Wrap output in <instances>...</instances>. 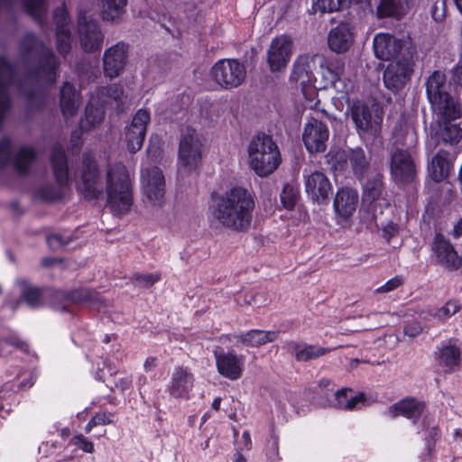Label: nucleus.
I'll return each instance as SVG.
<instances>
[{"label":"nucleus","mask_w":462,"mask_h":462,"mask_svg":"<svg viewBox=\"0 0 462 462\" xmlns=\"http://www.w3.org/2000/svg\"><path fill=\"white\" fill-rule=\"evenodd\" d=\"M255 208L254 193L241 186L211 195L209 212L212 224L235 232L250 228Z\"/></svg>","instance_id":"obj_1"},{"label":"nucleus","mask_w":462,"mask_h":462,"mask_svg":"<svg viewBox=\"0 0 462 462\" xmlns=\"http://www.w3.org/2000/svg\"><path fill=\"white\" fill-rule=\"evenodd\" d=\"M19 55L25 79L34 85H52L57 79L60 61L53 51L35 33L28 32L19 42Z\"/></svg>","instance_id":"obj_2"},{"label":"nucleus","mask_w":462,"mask_h":462,"mask_svg":"<svg viewBox=\"0 0 462 462\" xmlns=\"http://www.w3.org/2000/svg\"><path fill=\"white\" fill-rule=\"evenodd\" d=\"M426 94L434 113L445 120H456L462 117L459 102L448 92L446 74L440 70L433 71L425 82Z\"/></svg>","instance_id":"obj_3"},{"label":"nucleus","mask_w":462,"mask_h":462,"mask_svg":"<svg viewBox=\"0 0 462 462\" xmlns=\"http://www.w3.org/2000/svg\"><path fill=\"white\" fill-rule=\"evenodd\" d=\"M249 164L255 173H273L282 162L281 153L273 138L265 134L255 135L248 147Z\"/></svg>","instance_id":"obj_4"},{"label":"nucleus","mask_w":462,"mask_h":462,"mask_svg":"<svg viewBox=\"0 0 462 462\" xmlns=\"http://www.w3.org/2000/svg\"><path fill=\"white\" fill-rule=\"evenodd\" d=\"M395 144L409 148L416 143V133L400 122L393 128ZM391 173H417V162L408 149L397 147L390 158Z\"/></svg>","instance_id":"obj_5"},{"label":"nucleus","mask_w":462,"mask_h":462,"mask_svg":"<svg viewBox=\"0 0 462 462\" xmlns=\"http://www.w3.org/2000/svg\"><path fill=\"white\" fill-rule=\"evenodd\" d=\"M141 207L147 217L162 216L167 203L164 175H141Z\"/></svg>","instance_id":"obj_6"},{"label":"nucleus","mask_w":462,"mask_h":462,"mask_svg":"<svg viewBox=\"0 0 462 462\" xmlns=\"http://www.w3.org/2000/svg\"><path fill=\"white\" fill-rule=\"evenodd\" d=\"M106 205L114 215L131 211L134 203L133 183L129 175H106Z\"/></svg>","instance_id":"obj_7"},{"label":"nucleus","mask_w":462,"mask_h":462,"mask_svg":"<svg viewBox=\"0 0 462 462\" xmlns=\"http://www.w3.org/2000/svg\"><path fill=\"white\" fill-rule=\"evenodd\" d=\"M328 170L332 172L345 171L349 168L354 173H365L370 167V158L364 149L357 147L347 151L332 148L325 156Z\"/></svg>","instance_id":"obj_8"},{"label":"nucleus","mask_w":462,"mask_h":462,"mask_svg":"<svg viewBox=\"0 0 462 462\" xmlns=\"http://www.w3.org/2000/svg\"><path fill=\"white\" fill-rule=\"evenodd\" d=\"M202 142L199 134L191 127H186L179 143V163L187 171H197L202 161Z\"/></svg>","instance_id":"obj_9"},{"label":"nucleus","mask_w":462,"mask_h":462,"mask_svg":"<svg viewBox=\"0 0 462 462\" xmlns=\"http://www.w3.org/2000/svg\"><path fill=\"white\" fill-rule=\"evenodd\" d=\"M213 80L224 89L239 87L245 80V65L236 59H223L217 61L210 70Z\"/></svg>","instance_id":"obj_10"},{"label":"nucleus","mask_w":462,"mask_h":462,"mask_svg":"<svg viewBox=\"0 0 462 462\" xmlns=\"http://www.w3.org/2000/svg\"><path fill=\"white\" fill-rule=\"evenodd\" d=\"M78 34L80 47L84 52L96 53L101 51L105 34L98 21L87 12L79 14Z\"/></svg>","instance_id":"obj_11"},{"label":"nucleus","mask_w":462,"mask_h":462,"mask_svg":"<svg viewBox=\"0 0 462 462\" xmlns=\"http://www.w3.org/2000/svg\"><path fill=\"white\" fill-rule=\"evenodd\" d=\"M36 156V151L32 147L21 146L14 151L9 137H3L0 140V169L10 166L15 169L17 173H29L28 169Z\"/></svg>","instance_id":"obj_12"},{"label":"nucleus","mask_w":462,"mask_h":462,"mask_svg":"<svg viewBox=\"0 0 462 462\" xmlns=\"http://www.w3.org/2000/svg\"><path fill=\"white\" fill-rule=\"evenodd\" d=\"M412 72V60L405 58L399 59L386 67L383 74V84L393 93H398L410 80Z\"/></svg>","instance_id":"obj_13"},{"label":"nucleus","mask_w":462,"mask_h":462,"mask_svg":"<svg viewBox=\"0 0 462 462\" xmlns=\"http://www.w3.org/2000/svg\"><path fill=\"white\" fill-rule=\"evenodd\" d=\"M150 119V113L147 110L139 109L131 124L125 128V143L131 153H135L142 149Z\"/></svg>","instance_id":"obj_14"},{"label":"nucleus","mask_w":462,"mask_h":462,"mask_svg":"<svg viewBox=\"0 0 462 462\" xmlns=\"http://www.w3.org/2000/svg\"><path fill=\"white\" fill-rule=\"evenodd\" d=\"M129 44L120 41L107 48L103 54V69L106 77L116 79L125 70L128 60Z\"/></svg>","instance_id":"obj_15"},{"label":"nucleus","mask_w":462,"mask_h":462,"mask_svg":"<svg viewBox=\"0 0 462 462\" xmlns=\"http://www.w3.org/2000/svg\"><path fill=\"white\" fill-rule=\"evenodd\" d=\"M292 54V42L286 35L278 36L271 42L267 51V64L273 73L283 71Z\"/></svg>","instance_id":"obj_16"},{"label":"nucleus","mask_w":462,"mask_h":462,"mask_svg":"<svg viewBox=\"0 0 462 462\" xmlns=\"http://www.w3.org/2000/svg\"><path fill=\"white\" fill-rule=\"evenodd\" d=\"M328 137L329 131L327 125L318 119L311 118L304 126L302 140L310 153L324 152Z\"/></svg>","instance_id":"obj_17"},{"label":"nucleus","mask_w":462,"mask_h":462,"mask_svg":"<svg viewBox=\"0 0 462 462\" xmlns=\"http://www.w3.org/2000/svg\"><path fill=\"white\" fill-rule=\"evenodd\" d=\"M430 247L438 263L442 267L449 271H457L461 267V257L442 234H435Z\"/></svg>","instance_id":"obj_18"},{"label":"nucleus","mask_w":462,"mask_h":462,"mask_svg":"<svg viewBox=\"0 0 462 462\" xmlns=\"http://www.w3.org/2000/svg\"><path fill=\"white\" fill-rule=\"evenodd\" d=\"M358 201L359 196L356 189L342 188L337 190L333 201L337 224L344 226L349 222L357 208Z\"/></svg>","instance_id":"obj_19"},{"label":"nucleus","mask_w":462,"mask_h":462,"mask_svg":"<svg viewBox=\"0 0 462 462\" xmlns=\"http://www.w3.org/2000/svg\"><path fill=\"white\" fill-rule=\"evenodd\" d=\"M355 40V27L349 22H341L332 28L328 35V45L331 51L342 54L350 50Z\"/></svg>","instance_id":"obj_20"},{"label":"nucleus","mask_w":462,"mask_h":462,"mask_svg":"<svg viewBox=\"0 0 462 462\" xmlns=\"http://www.w3.org/2000/svg\"><path fill=\"white\" fill-rule=\"evenodd\" d=\"M214 356L217 372L222 376L233 381L242 376L245 362L244 356L236 355L235 351H214Z\"/></svg>","instance_id":"obj_21"},{"label":"nucleus","mask_w":462,"mask_h":462,"mask_svg":"<svg viewBox=\"0 0 462 462\" xmlns=\"http://www.w3.org/2000/svg\"><path fill=\"white\" fill-rule=\"evenodd\" d=\"M316 57L317 55L306 53L296 58L289 78L291 84H294L301 88L312 84L315 79L313 68Z\"/></svg>","instance_id":"obj_22"},{"label":"nucleus","mask_w":462,"mask_h":462,"mask_svg":"<svg viewBox=\"0 0 462 462\" xmlns=\"http://www.w3.org/2000/svg\"><path fill=\"white\" fill-rule=\"evenodd\" d=\"M14 79V66L5 57L0 56V124L10 108L9 89Z\"/></svg>","instance_id":"obj_23"},{"label":"nucleus","mask_w":462,"mask_h":462,"mask_svg":"<svg viewBox=\"0 0 462 462\" xmlns=\"http://www.w3.org/2000/svg\"><path fill=\"white\" fill-rule=\"evenodd\" d=\"M193 374L187 368L178 366L171 375L166 391L172 398L188 399L193 388Z\"/></svg>","instance_id":"obj_24"},{"label":"nucleus","mask_w":462,"mask_h":462,"mask_svg":"<svg viewBox=\"0 0 462 462\" xmlns=\"http://www.w3.org/2000/svg\"><path fill=\"white\" fill-rule=\"evenodd\" d=\"M436 360L445 373H452L460 368L462 364L461 347L449 340L443 343L435 353Z\"/></svg>","instance_id":"obj_25"},{"label":"nucleus","mask_w":462,"mask_h":462,"mask_svg":"<svg viewBox=\"0 0 462 462\" xmlns=\"http://www.w3.org/2000/svg\"><path fill=\"white\" fill-rule=\"evenodd\" d=\"M106 182V175H75L77 191L88 200L103 196Z\"/></svg>","instance_id":"obj_26"},{"label":"nucleus","mask_w":462,"mask_h":462,"mask_svg":"<svg viewBox=\"0 0 462 462\" xmlns=\"http://www.w3.org/2000/svg\"><path fill=\"white\" fill-rule=\"evenodd\" d=\"M373 45L374 55L382 60H399L402 48L401 41L388 33L376 34Z\"/></svg>","instance_id":"obj_27"},{"label":"nucleus","mask_w":462,"mask_h":462,"mask_svg":"<svg viewBox=\"0 0 462 462\" xmlns=\"http://www.w3.org/2000/svg\"><path fill=\"white\" fill-rule=\"evenodd\" d=\"M305 189L314 203L326 204L332 191V185L326 175H306Z\"/></svg>","instance_id":"obj_28"},{"label":"nucleus","mask_w":462,"mask_h":462,"mask_svg":"<svg viewBox=\"0 0 462 462\" xmlns=\"http://www.w3.org/2000/svg\"><path fill=\"white\" fill-rule=\"evenodd\" d=\"M351 118L359 134L372 131L374 124H377L373 117L371 106L363 100L353 101L349 106Z\"/></svg>","instance_id":"obj_29"},{"label":"nucleus","mask_w":462,"mask_h":462,"mask_svg":"<svg viewBox=\"0 0 462 462\" xmlns=\"http://www.w3.org/2000/svg\"><path fill=\"white\" fill-rule=\"evenodd\" d=\"M351 3L359 5L364 11L373 10L372 0H313L312 8L315 13H333L347 7Z\"/></svg>","instance_id":"obj_30"},{"label":"nucleus","mask_w":462,"mask_h":462,"mask_svg":"<svg viewBox=\"0 0 462 462\" xmlns=\"http://www.w3.org/2000/svg\"><path fill=\"white\" fill-rule=\"evenodd\" d=\"M424 405L413 399H406L398 402L389 407L385 414L390 418L404 416L408 419L416 420L423 411Z\"/></svg>","instance_id":"obj_31"},{"label":"nucleus","mask_w":462,"mask_h":462,"mask_svg":"<svg viewBox=\"0 0 462 462\" xmlns=\"http://www.w3.org/2000/svg\"><path fill=\"white\" fill-rule=\"evenodd\" d=\"M279 337L278 331L252 329L245 333L235 336L237 343L243 346L258 347L276 340Z\"/></svg>","instance_id":"obj_32"},{"label":"nucleus","mask_w":462,"mask_h":462,"mask_svg":"<svg viewBox=\"0 0 462 462\" xmlns=\"http://www.w3.org/2000/svg\"><path fill=\"white\" fill-rule=\"evenodd\" d=\"M79 94L73 84L64 82L60 92V106L62 115L66 117L73 116L79 108Z\"/></svg>","instance_id":"obj_33"},{"label":"nucleus","mask_w":462,"mask_h":462,"mask_svg":"<svg viewBox=\"0 0 462 462\" xmlns=\"http://www.w3.org/2000/svg\"><path fill=\"white\" fill-rule=\"evenodd\" d=\"M288 346L292 351L295 359L299 362H308L317 359L330 351L329 348L317 345L300 344L295 341L289 342Z\"/></svg>","instance_id":"obj_34"},{"label":"nucleus","mask_w":462,"mask_h":462,"mask_svg":"<svg viewBox=\"0 0 462 462\" xmlns=\"http://www.w3.org/2000/svg\"><path fill=\"white\" fill-rule=\"evenodd\" d=\"M350 388H343L335 393V400L332 405L340 410L353 411L357 408L358 404L364 403L365 401L364 393L349 396L348 393H352Z\"/></svg>","instance_id":"obj_35"},{"label":"nucleus","mask_w":462,"mask_h":462,"mask_svg":"<svg viewBox=\"0 0 462 462\" xmlns=\"http://www.w3.org/2000/svg\"><path fill=\"white\" fill-rule=\"evenodd\" d=\"M364 185V201L369 202L371 207H376V201L381 198L383 190L380 175H373L371 178L361 180Z\"/></svg>","instance_id":"obj_36"},{"label":"nucleus","mask_w":462,"mask_h":462,"mask_svg":"<svg viewBox=\"0 0 462 462\" xmlns=\"http://www.w3.org/2000/svg\"><path fill=\"white\" fill-rule=\"evenodd\" d=\"M452 155L444 150L439 151L428 165L429 173H450L453 168Z\"/></svg>","instance_id":"obj_37"},{"label":"nucleus","mask_w":462,"mask_h":462,"mask_svg":"<svg viewBox=\"0 0 462 462\" xmlns=\"http://www.w3.org/2000/svg\"><path fill=\"white\" fill-rule=\"evenodd\" d=\"M322 79L325 82V88L332 87L337 88L340 82L341 76L344 73V63L329 62L325 66L320 65Z\"/></svg>","instance_id":"obj_38"},{"label":"nucleus","mask_w":462,"mask_h":462,"mask_svg":"<svg viewBox=\"0 0 462 462\" xmlns=\"http://www.w3.org/2000/svg\"><path fill=\"white\" fill-rule=\"evenodd\" d=\"M408 0H380L377 6L379 17H399L403 14Z\"/></svg>","instance_id":"obj_39"},{"label":"nucleus","mask_w":462,"mask_h":462,"mask_svg":"<svg viewBox=\"0 0 462 462\" xmlns=\"http://www.w3.org/2000/svg\"><path fill=\"white\" fill-rule=\"evenodd\" d=\"M100 2L103 19L111 22L120 18L127 5V0H100Z\"/></svg>","instance_id":"obj_40"},{"label":"nucleus","mask_w":462,"mask_h":462,"mask_svg":"<svg viewBox=\"0 0 462 462\" xmlns=\"http://www.w3.org/2000/svg\"><path fill=\"white\" fill-rule=\"evenodd\" d=\"M104 119V111L91 104L87 105L85 117L80 121L79 127L82 131L88 132Z\"/></svg>","instance_id":"obj_41"},{"label":"nucleus","mask_w":462,"mask_h":462,"mask_svg":"<svg viewBox=\"0 0 462 462\" xmlns=\"http://www.w3.org/2000/svg\"><path fill=\"white\" fill-rule=\"evenodd\" d=\"M51 163L53 173H69L68 159L63 146L57 143L51 150Z\"/></svg>","instance_id":"obj_42"},{"label":"nucleus","mask_w":462,"mask_h":462,"mask_svg":"<svg viewBox=\"0 0 462 462\" xmlns=\"http://www.w3.org/2000/svg\"><path fill=\"white\" fill-rule=\"evenodd\" d=\"M444 123V127L441 131V137L446 143H457L462 137V130L457 125H452V120H445L441 116H439Z\"/></svg>","instance_id":"obj_43"},{"label":"nucleus","mask_w":462,"mask_h":462,"mask_svg":"<svg viewBox=\"0 0 462 462\" xmlns=\"http://www.w3.org/2000/svg\"><path fill=\"white\" fill-rule=\"evenodd\" d=\"M280 197L283 208L291 210L295 207L299 197L297 187L290 183L285 184Z\"/></svg>","instance_id":"obj_44"},{"label":"nucleus","mask_w":462,"mask_h":462,"mask_svg":"<svg viewBox=\"0 0 462 462\" xmlns=\"http://www.w3.org/2000/svg\"><path fill=\"white\" fill-rule=\"evenodd\" d=\"M241 297L242 295H238L236 298V301L240 305H254L259 308L269 302L267 293L264 291H248V293L244 295L243 301H241Z\"/></svg>","instance_id":"obj_45"},{"label":"nucleus","mask_w":462,"mask_h":462,"mask_svg":"<svg viewBox=\"0 0 462 462\" xmlns=\"http://www.w3.org/2000/svg\"><path fill=\"white\" fill-rule=\"evenodd\" d=\"M56 44L59 53L66 58L70 52L72 47V38L70 30L56 32Z\"/></svg>","instance_id":"obj_46"},{"label":"nucleus","mask_w":462,"mask_h":462,"mask_svg":"<svg viewBox=\"0 0 462 462\" xmlns=\"http://www.w3.org/2000/svg\"><path fill=\"white\" fill-rule=\"evenodd\" d=\"M69 300L73 302H95L99 300V295L97 291L90 289H79L69 294Z\"/></svg>","instance_id":"obj_47"},{"label":"nucleus","mask_w":462,"mask_h":462,"mask_svg":"<svg viewBox=\"0 0 462 462\" xmlns=\"http://www.w3.org/2000/svg\"><path fill=\"white\" fill-rule=\"evenodd\" d=\"M53 22L57 31L70 30V18L64 7H58L53 13Z\"/></svg>","instance_id":"obj_48"},{"label":"nucleus","mask_w":462,"mask_h":462,"mask_svg":"<svg viewBox=\"0 0 462 462\" xmlns=\"http://www.w3.org/2000/svg\"><path fill=\"white\" fill-rule=\"evenodd\" d=\"M12 347L27 351V345L24 342L12 337L0 340V356H5L10 354Z\"/></svg>","instance_id":"obj_49"},{"label":"nucleus","mask_w":462,"mask_h":462,"mask_svg":"<svg viewBox=\"0 0 462 462\" xmlns=\"http://www.w3.org/2000/svg\"><path fill=\"white\" fill-rule=\"evenodd\" d=\"M35 196L45 201H53L60 198L61 191L53 185H44L36 190Z\"/></svg>","instance_id":"obj_50"},{"label":"nucleus","mask_w":462,"mask_h":462,"mask_svg":"<svg viewBox=\"0 0 462 462\" xmlns=\"http://www.w3.org/2000/svg\"><path fill=\"white\" fill-rule=\"evenodd\" d=\"M22 298L32 308L40 305L42 299V291L36 287H25L22 291Z\"/></svg>","instance_id":"obj_51"},{"label":"nucleus","mask_w":462,"mask_h":462,"mask_svg":"<svg viewBox=\"0 0 462 462\" xmlns=\"http://www.w3.org/2000/svg\"><path fill=\"white\" fill-rule=\"evenodd\" d=\"M460 310V305L456 300H448L437 312L436 316L440 319H447L455 315Z\"/></svg>","instance_id":"obj_52"},{"label":"nucleus","mask_w":462,"mask_h":462,"mask_svg":"<svg viewBox=\"0 0 462 462\" xmlns=\"http://www.w3.org/2000/svg\"><path fill=\"white\" fill-rule=\"evenodd\" d=\"M446 1L435 0L430 7V14L434 21L441 22L446 16Z\"/></svg>","instance_id":"obj_53"},{"label":"nucleus","mask_w":462,"mask_h":462,"mask_svg":"<svg viewBox=\"0 0 462 462\" xmlns=\"http://www.w3.org/2000/svg\"><path fill=\"white\" fill-rule=\"evenodd\" d=\"M403 284V279L401 276H395L388 280L383 285L375 290L376 293H388L394 291Z\"/></svg>","instance_id":"obj_54"},{"label":"nucleus","mask_w":462,"mask_h":462,"mask_svg":"<svg viewBox=\"0 0 462 462\" xmlns=\"http://www.w3.org/2000/svg\"><path fill=\"white\" fill-rule=\"evenodd\" d=\"M69 238L60 234L51 235L47 237V243L52 250H58L69 243Z\"/></svg>","instance_id":"obj_55"},{"label":"nucleus","mask_w":462,"mask_h":462,"mask_svg":"<svg viewBox=\"0 0 462 462\" xmlns=\"http://www.w3.org/2000/svg\"><path fill=\"white\" fill-rule=\"evenodd\" d=\"M71 444L78 447L87 453L94 452V444L85 438L82 434L75 436L71 440Z\"/></svg>","instance_id":"obj_56"},{"label":"nucleus","mask_w":462,"mask_h":462,"mask_svg":"<svg viewBox=\"0 0 462 462\" xmlns=\"http://www.w3.org/2000/svg\"><path fill=\"white\" fill-rule=\"evenodd\" d=\"M160 279L159 274H153V273H138L134 275V281L136 284L143 286V287H149L152 285L154 282H156Z\"/></svg>","instance_id":"obj_57"},{"label":"nucleus","mask_w":462,"mask_h":462,"mask_svg":"<svg viewBox=\"0 0 462 462\" xmlns=\"http://www.w3.org/2000/svg\"><path fill=\"white\" fill-rule=\"evenodd\" d=\"M103 93L115 101H120L124 94V88L120 84H112L107 86Z\"/></svg>","instance_id":"obj_58"},{"label":"nucleus","mask_w":462,"mask_h":462,"mask_svg":"<svg viewBox=\"0 0 462 462\" xmlns=\"http://www.w3.org/2000/svg\"><path fill=\"white\" fill-rule=\"evenodd\" d=\"M82 162L85 167V171L83 173H97V164L93 153L85 152L83 154Z\"/></svg>","instance_id":"obj_59"},{"label":"nucleus","mask_w":462,"mask_h":462,"mask_svg":"<svg viewBox=\"0 0 462 462\" xmlns=\"http://www.w3.org/2000/svg\"><path fill=\"white\" fill-rule=\"evenodd\" d=\"M423 328L420 323L419 322H412L411 324H408L403 328V333L405 336L413 338L419 336L422 332Z\"/></svg>","instance_id":"obj_60"},{"label":"nucleus","mask_w":462,"mask_h":462,"mask_svg":"<svg viewBox=\"0 0 462 462\" xmlns=\"http://www.w3.org/2000/svg\"><path fill=\"white\" fill-rule=\"evenodd\" d=\"M70 143H71L72 154L79 153L81 149V146H82L81 135L79 131H73L71 133Z\"/></svg>","instance_id":"obj_61"},{"label":"nucleus","mask_w":462,"mask_h":462,"mask_svg":"<svg viewBox=\"0 0 462 462\" xmlns=\"http://www.w3.org/2000/svg\"><path fill=\"white\" fill-rule=\"evenodd\" d=\"M92 419L95 420L97 426L106 425L112 422V420L109 418V415H107L106 412H98L95 416H93Z\"/></svg>","instance_id":"obj_62"},{"label":"nucleus","mask_w":462,"mask_h":462,"mask_svg":"<svg viewBox=\"0 0 462 462\" xmlns=\"http://www.w3.org/2000/svg\"><path fill=\"white\" fill-rule=\"evenodd\" d=\"M131 384H132V379L130 377H125V378L119 379L116 382V387L117 389H119L120 391L124 392V391L129 389Z\"/></svg>","instance_id":"obj_63"},{"label":"nucleus","mask_w":462,"mask_h":462,"mask_svg":"<svg viewBox=\"0 0 462 462\" xmlns=\"http://www.w3.org/2000/svg\"><path fill=\"white\" fill-rule=\"evenodd\" d=\"M157 364H158L157 358L153 357V356H150L145 360V362L143 364V368L146 372H150L157 366Z\"/></svg>","instance_id":"obj_64"}]
</instances>
